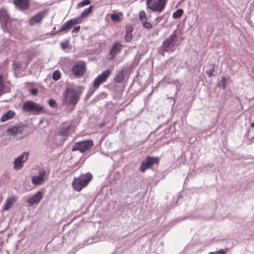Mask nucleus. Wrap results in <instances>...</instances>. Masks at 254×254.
I'll use <instances>...</instances> for the list:
<instances>
[{"label":"nucleus","mask_w":254,"mask_h":254,"mask_svg":"<svg viewBox=\"0 0 254 254\" xmlns=\"http://www.w3.org/2000/svg\"><path fill=\"white\" fill-rule=\"evenodd\" d=\"M81 19V18L80 17V16H79L78 17H77V18H75L74 19H71L68 21L70 22V23L71 24V26H73L75 24L80 23Z\"/></svg>","instance_id":"28"},{"label":"nucleus","mask_w":254,"mask_h":254,"mask_svg":"<svg viewBox=\"0 0 254 254\" xmlns=\"http://www.w3.org/2000/svg\"><path fill=\"white\" fill-rule=\"evenodd\" d=\"M111 73L112 71L110 69H107L103 71L94 79L93 82L94 88L95 89H97L101 84L107 80Z\"/></svg>","instance_id":"10"},{"label":"nucleus","mask_w":254,"mask_h":254,"mask_svg":"<svg viewBox=\"0 0 254 254\" xmlns=\"http://www.w3.org/2000/svg\"><path fill=\"white\" fill-rule=\"evenodd\" d=\"M49 175L44 169H41L38 174L32 176L31 183L34 186H40L43 185L48 179Z\"/></svg>","instance_id":"8"},{"label":"nucleus","mask_w":254,"mask_h":254,"mask_svg":"<svg viewBox=\"0 0 254 254\" xmlns=\"http://www.w3.org/2000/svg\"><path fill=\"white\" fill-rule=\"evenodd\" d=\"M47 15L46 11H42L38 12L36 15L32 16L29 20V24L31 25H34L37 24H40L44 17Z\"/></svg>","instance_id":"14"},{"label":"nucleus","mask_w":254,"mask_h":254,"mask_svg":"<svg viewBox=\"0 0 254 254\" xmlns=\"http://www.w3.org/2000/svg\"><path fill=\"white\" fill-rule=\"evenodd\" d=\"M111 18L114 21H119L120 20V16L117 14H112Z\"/></svg>","instance_id":"36"},{"label":"nucleus","mask_w":254,"mask_h":254,"mask_svg":"<svg viewBox=\"0 0 254 254\" xmlns=\"http://www.w3.org/2000/svg\"><path fill=\"white\" fill-rule=\"evenodd\" d=\"M43 192L42 191H38L36 193L32 196L28 198L26 202L30 206H32L35 204H38L40 202L43 198Z\"/></svg>","instance_id":"15"},{"label":"nucleus","mask_w":254,"mask_h":254,"mask_svg":"<svg viewBox=\"0 0 254 254\" xmlns=\"http://www.w3.org/2000/svg\"><path fill=\"white\" fill-rule=\"evenodd\" d=\"M49 105L50 107L52 108H57L58 107V105L56 101L53 99H51L49 100L48 102Z\"/></svg>","instance_id":"32"},{"label":"nucleus","mask_w":254,"mask_h":254,"mask_svg":"<svg viewBox=\"0 0 254 254\" xmlns=\"http://www.w3.org/2000/svg\"><path fill=\"white\" fill-rule=\"evenodd\" d=\"M80 29V26H75L72 29V33H78Z\"/></svg>","instance_id":"41"},{"label":"nucleus","mask_w":254,"mask_h":254,"mask_svg":"<svg viewBox=\"0 0 254 254\" xmlns=\"http://www.w3.org/2000/svg\"><path fill=\"white\" fill-rule=\"evenodd\" d=\"M131 66H125L123 67L122 69L119 70L117 73L116 76L114 79V81L117 83H123L127 76L130 73Z\"/></svg>","instance_id":"9"},{"label":"nucleus","mask_w":254,"mask_h":254,"mask_svg":"<svg viewBox=\"0 0 254 254\" xmlns=\"http://www.w3.org/2000/svg\"><path fill=\"white\" fill-rule=\"evenodd\" d=\"M28 156L29 153L24 152L15 158L14 161V168L16 170H19L22 168L23 163L27 160Z\"/></svg>","instance_id":"13"},{"label":"nucleus","mask_w":254,"mask_h":254,"mask_svg":"<svg viewBox=\"0 0 254 254\" xmlns=\"http://www.w3.org/2000/svg\"><path fill=\"white\" fill-rule=\"evenodd\" d=\"M142 26L146 29H150L153 27L152 25L147 21V20L141 22Z\"/></svg>","instance_id":"30"},{"label":"nucleus","mask_w":254,"mask_h":254,"mask_svg":"<svg viewBox=\"0 0 254 254\" xmlns=\"http://www.w3.org/2000/svg\"><path fill=\"white\" fill-rule=\"evenodd\" d=\"M15 199L13 197H8L6 199V203L3 207V210H8L14 204Z\"/></svg>","instance_id":"21"},{"label":"nucleus","mask_w":254,"mask_h":254,"mask_svg":"<svg viewBox=\"0 0 254 254\" xmlns=\"http://www.w3.org/2000/svg\"><path fill=\"white\" fill-rule=\"evenodd\" d=\"M123 48V46L120 42L115 43L110 51V59L115 58L121 52Z\"/></svg>","instance_id":"16"},{"label":"nucleus","mask_w":254,"mask_h":254,"mask_svg":"<svg viewBox=\"0 0 254 254\" xmlns=\"http://www.w3.org/2000/svg\"><path fill=\"white\" fill-rule=\"evenodd\" d=\"M13 66H14L15 68H17L21 67V64L19 62H14L13 63Z\"/></svg>","instance_id":"40"},{"label":"nucleus","mask_w":254,"mask_h":254,"mask_svg":"<svg viewBox=\"0 0 254 254\" xmlns=\"http://www.w3.org/2000/svg\"><path fill=\"white\" fill-rule=\"evenodd\" d=\"M38 90L37 88H32L30 89V93L33 95H36L38 93Z\"/></svg>","instance_id":"38"},{"label":"nucleus","mask_w":254,"mask_h":254,"mask_svg":"<svg viewBox=\"0 0 254 254\" xmlns=\"http://www.w3.org/2000/svg\"><path fill=\"white\" fill-rule=\"evenodd\" d=\"M15 116V113L12 110H8L1 117L0 121L1 122H6L12 119Z\"/></svg>","instance_id":"18"},{"label":"nucleus","mask_w":254,"mask_h":254,"mask_svg":"<svg viewBox=\"0 0 254 254\" xmlns=\"http://www.w3.org/2000/svg\"><path fill=\"white\" fill-rule=\"evenodd\" d=\"M61 78V72L59 70H56L53 74V79L57 81Z\"/></svg>","instance_id":"31"},{"label":"nucleus","mask_w":254,"mask_h":254,"mask_svg":"<svg viewBox=\"0 0 254 254\" xmlns=\"http://www.w3.org/2000/svg\"><path fill=\"white\" fill-rule=\"evenodd\" d=\"M125 39L126 42H129L132 39V33H126L125 36Z\"/></svg>","instance_id":"33"},{"label":"nucleus","mask_w":254,"mask_h":254,"mask_svg":"<svg viewBox=\"0 0 254 254\" xmlns=\"http://www.w3.org/2000/svg\"><path fill=\"white\" fill-rule=\"evenodd\" d=\"M93 145V141L92 140L78 141L75 143L72 147V151H79L81 153H83L89 150Z\"/></svg>","instance_id":"7"},{"label":"nucleus","mask_w":254,"mask_h":254,"mask_svg":"<svg viewBox=\"0 0 254 254\" xmlns=\"http://www.w3.org/2000/svg\"><path fill=\"white\" fill-rule=\"evenodd\" d=\"M133 28L130 25H127L126 26V33H132Z\"/></svg>","instance_id":"37"},{"label":"nucleus","mask_w":254,"mask_h":254,"mask_svg":"<svg viewBox=\"0 0 254 254\" xmlns=\"http://www.w3.org/2000/svg\"><path fill=\"white\" fill-rule=\"evenodd\" d=\"M28 61L26 63V66H27L28 64L29 63V62L31 60V58L29 56L28 57Z\"/></svg>","instance_id":"44"},{"label":"nucleus","mask_w":254,"mask_h":254,"mask_svg":"<svg viewBox=\"0 0 254 254\" xmlns=\"http://www.w3.org/2000/svg\"><path fill=\"white\" fill-rule=\"evenodd\" d=\"M5 85L3 78L2 75H0V95H1L5 92Z\"/></svg>","instance_id":"24"},{"label":"nucleus","mask_w":254,"mask_h":254,"mask_svg":"<svg viewBox=\"0 0 254 254\" xmlns=\"http://www.w3.org/2000/svg\"><path fill=\"white\" fill-rule=\"evenodd\" d=\"M168 0H146L147 8L153 12L161 13L164 9Z\"/></svg>","instance_id":"4"},{"label":"nucleus","mask_w":254,"mask_h":254,"mask_svg":"<svg viewBox=\"0 0 254 254\" xmlns=\"http://www.w3.org/2000/svg\"><path fill=\"white\" fill-rule=\"evenodd\" d=\"M251 127H254V122L251 124Z\"/></svg>","instance_id":"45"},{"label":"nucleus","mask_w":254,"mask_h":254,"mask_svg":"<svg viewBox=\"0 0 254 254\" xmlns=\"http://www.w3.org/2000/svg\"><path fill=\"white\" fill-rule=\"evenodd\" d=\"M79 96L77 95V92L70 88H68L66 90V93L64 95V103L67 106H74L77 104Z\"/></svg>","instance_id":"5"},{"label":"nucleus","mask_w":254,"mask_h":254,"mask_svg":"<svg viewBox=\"0 0 254 254\" xmlns=\"http://www.w3.org/2000/svg\"><path fill=\"white\" fill-rule=\"evenodd\" d=\"M14 3L16 6L20 9H26L29 6L28 0H14Z\"/></svg>","instance_id":"19"},{"label":"nucleus","mask_w":254,"mask_h":254,"mask_svg":"<svg viewBox=\"0 0 254 254\" xmlns=\"http://www.w3.org/2000/svg\"><path fill=\"white\" fill-rule=\"evenodd\" d=\"M227 80V79L225 76H223L222 77V81L221 84H219L218 86L222 87L223 89H225L226 87V81Z\"/></svg>","instance_id":"34"},{"label":"nucleus","mask_w":254,"mask_h":254,"mask_svg":"<svg viewBox=\"0 0 254 254\" xmlns=\"http://www.w3.org/2000/svg\"><path fill=\"white\" fill-rule=\"evenodd\" d=\"M90 3V1L89 0H83V1L79 2L77 4V8H79L85 5H87Z\"/></svg>","instance_id":"29"},{"label":"nucleus","mask_w":254,"mask_h":254,"mask_svg":"<svg viewBox=\"0 0 254 254\" xmlns=\"http://www.w3.org/2000/svg\"><path fill=\"white\" fill-rule=\"evenodd\" d=\"M163 18V16H158L155 18V20L157 21V22H159Z\"/></svg>","instance_id":"43"},{"label":"nucleus","mask_w":254,"mask_h":254,"mask_svg":"<svg viewBox=\"0 0 254 254\" xmlns=\"http://www.w3.org/2000/svg\"><path fill=\"white\" fill-rule=\"evenodd\" d=\"M61 46L63 50H64L68 47V45L67 43H66H66L62 42L61 43Z\"/></svg>","instance_id":"42"},{"label":"nucleus","mask_w":254,"mask_h":254,"mask_svg":"<svg viewBox=\"0 0 254 254\" xmlns=\"http://www.w3.org/2000/svg\"><path fill=\"white\" fill-rule=\"evenodd\" d=\"M71 24L70 23L69 21L65 22L60 28L59 30V32H67L72 27Z\"/></svg>","instance_id":"22"},{"label":"nucleus","mask_w":254,"mask_h":254,"mask_svg":"<svg viewBox=\"0 0 254 254\" xmlns=\"http://www.w3.org/2000/svg\"><path fill=\"white\" fill-rule=\"evenodd\" d=\"M139 17L141 22L147 20L146 12L144 10L140 11L139 13Z\"/></svg>","instance_id":"27"},{"label":"nucleus","mask_w":254,"mask_h":254,"mask_svg":"<svg viewBox=\"0 0 254 254\" xmlns=\"http://www.w3.org/2000/svg\"><path fill=\"white\" fill-rule=\"evenodd\" d=\"M92 175L89 173L81 174L79 177L74 178L72 183L73 189L80 191L91 181Z\"/></svg>","instance_id":"3"},{"label":"nucleus","mask_w":254,"mask_h":254,"mask_svg":"<svg viewBox=\"0 0 254 254\" xmlns=\"http://www.w3.org/2000/svg\"><path fill=\"white\" fill-rule=\"evenodd\" d=\"M71 71L76 77L82 76L86 71L85 63L82 61L78 62L72 67Z\"/></svg>","instance_id":"11"},{"label":"nucleus","mask_w":254,"mask_h":254,"mask_svg":"<svg viewBox=\"0 0 254 254\" xmlns=\"http://www.w3.org/2000/svg\"><path fill=\"white\" fill-rule=\"evenodd\" d=\"M159 162L158 158L154 157H147L141 163L140 167V171L142 172L151 167L153 165L158 164Z\"/></svg>","instance_id":"12"},{"label":"nucleus","mask_w":254,"mask_h":254,"mask_svg":"<svg viewBox=\"0 0 254 254\" xmlns=\"http://www.w3.org/2000/svg\"><path fill=\"white\" fill-rule=\"evenodd\" d=\"M25 126H15L6 129V132L9 135H16L23 132Z\"/></svg>","instance_id":"17"},{"label":"nucleus","mask_w":254,"mask_h":254,"mask_svg":"<svg viewBox=\"0 0 254 254\" xmlns=\"http://www.w3.org/2000/svg\"><path fill=\"white\" fill-rule=\"evenodd\" d=\"M211 65L212 66L211 68L209 69V70L206 71V73L208 75L209 77H211L214 75L213 74V71H214V65L212 64Z\"/></svg>","instance_id":"35"},{"label":"nucleus","mask_w":254,"mask_h":254,"mask_svg":"<svg viewBox=\"0 0 254 254\" xmlns=\"http://www.w3.org/2000/svg\"><path fill=\"white\" fill-rule=\"evenodd\" d=\"M93 8V6L92 5H90L88 8L85 9L81 13L80 15V17L83 18L87 17L90 13L92 10V9Z\"/></svg>","instance_id":"25"},{"label":"nucleus","mask_w":254,"mask_h":254,"mask_svg":"<svg viewBox=\"0 0 254 254\" xmlns=\"http://www.w3.org/2000/svg\"><path fill=\"white\" fill-rule=\"evenodd\" d=\"M8 20L9 16L6 11L4 9H0V21L1 22H2L6 25L7 22L8 21Z\"/></svg>","instance_id":"20"},{"label":"nucleus","mask_w":254,"mask_h":254,"mask_svg":"<svg viewBox=\"0 0 254 254\" xmlns=\"http://www.w3.org/2000/svg\"><path fill=\"white\" fill-rule=\"evenodd\" d=\"M183 12L182 9H178L173 13L172 17L174 19H178L182 15Z\"/></svg>","instance_id":"26"},{"label":"nucleus","mask_w":254,"mask_h":254,"mask_svg":"<svg viewBox=\"0 0 254 254\" xmlns=\"http://www.w3.org/2000/svg\"><path fill=\"white\" fill-rule=\"evenodd\" d=\"M225 252L223 250H220L215 252H211L209 254H225Z\"/></svg>","instance_id":"39"},{"label":"nucleus","mask_w":254,"mask_h":254,"mask_svg":"<svg viewBox=\"0 0 254 254\" xmlns=\"http://www.w3.org/2000/svg\"><path fill=\"white\" fill-rule=\"evenodd\" d=\"M22 108L24 111L34 114H39L43 110V107L42 106L31 101L25 102L22 105Z\"/></svg>","instance_id":"6"},{"label":"nucleus","mask_w":254,"mask_h":254,"mask_svg":"<svg viewBox=\"0 0 254 254\" xmlns=\"http://www.w3.org/2000/svg\"><path fill=\"white\" fill-rule=\"evenodd\" d=\"M92 175L89 173L81 174L79 177L74 178L72 183L73 189L80 191L91 181Z\"/></svg>","instance_id":"2"},{"label":"nucleus","mask_w":254,"mask_h":254,"mask_svg":"<svg viewBox=\"0 0 254 254\" xmlns=\"http://www.w3.org/2000/svg\"><path fill=\"white\" fill-rule=\"evenodd\" d=\"M70 128L71 126L70 125L62 127L59 132V135L62 136L66 135L68 133Z\"/></svg>","instance_id":"23"},{"label":"nucleus","mask_w":254,"mask_h":254,"mask_svg":"<svg viewBox=\"0 0 254 254\" xmlns=\"http://www.w3.org/2000/svg\"><path fill=\"white\" fill-rule=\"evenodd\" d=\"M177 41V31L173 32L168 38L165 39L160 46L159 53L164 55V52H173L176 49V43Z\"/></svg>","instance_id":"1"}]
</instances>
